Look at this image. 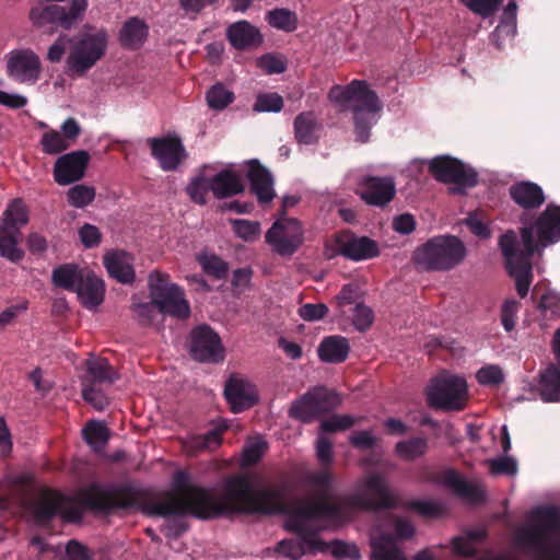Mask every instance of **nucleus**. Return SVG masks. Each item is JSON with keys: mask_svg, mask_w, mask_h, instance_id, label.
Returning <instances> with one entry per match:
<instances>
[{"mask_svg": "<svg viewBox=\"0 0 560 560\" xmlns=\"http://www.w3.org/2000/svg\"><path fill=\"white\" fill-rule=\"evenodd\" d=\"M174 486L182 497L164 492L163 500H150L148 490L130 481L108 486L93 482L79 492L78 501L86 510L104 514L139 510L154 517L192 515L200 520H212L234 511L265 515L287 513V499L293 492V486L287 479L255 491L248 476L237 475L226 480V500H223L211 489L189 485L184 470L175 472Z\"/></svg>", "mask_w": 560, "mask_h": 560, "instance_id": "nucleus-1", "label": "nucleus"}, {"mask_svg": "<svg viewBox=\"0 0 560 560\" xmlns=\"http://www.w3.org/2000/svg\"><path fill=\"white\" fill-rule=\"evenodd\" d=\"M525 215L520 228V236L514 230H508L499 238V247L505 259L508 273L515 281L520 298L524 299L533 282V257L541 256L544 249L560 241V206L549 203L528 225Z\"/></svg>", "mask_w": 560, "mask_h": 560, "instance_id": "nucleus-2", "label": "nucleus"}, {"mask_svg": "<svg viewBox=\"0 0 560 560\" xmlns=\"http://www.w3.org/2000/svg\"><path fill=\"white\" fill-rule=\"evenodd\" d=\"M328 97L342 109L352 112L357 140L362 143L368 142L371 128L377 121L376 114L382 109L377 94L368 86L366 82L353 80L346 86L334 85Z\"/></svg>", "mask_w": 560, "mask_h": 560, "instance_id": "nucleus-3", "label": "nucleus"}, {"mask_svg": "<svg viewBox=\"0 0 560 560\" xmlns=\"http://www.w3.org/2000/svg\"><path fill=\"white\" fill-rule=\"evenodd\" d=\"M559 532V510L556 506H541L534 511L533 523L518 533L517 541L542 560H560V546L550 545L551 535Z\"/></svg>", "mask_w": 560, "mask_h": 560, "instance_id": "nucleus-4", "label": "nucleus"}, {"mask_svg": "<svg viewBox=\"0 0 560 560\" xmlns=\"http://www.w3.org/2000/svg\"><path fill=\"white\" fill-rule=\"evenodd\" d=\"M345 509L327 499H319L313 502H304L298 505L290 515L288 527L300 534L308 547H316L323 544L318 537V529L311 523L313 521H327L339 524L345 520Z\"/></svg>", "mask_w": 560, "mask_h": 560, "instance_id": "nucleus-5", "label": "nucleus"}, {"mask_svg": "<svg viewBox=\"0 0 560 560\" xmlns=\"http://www.w3.org/2000/svg\"><path fill=\"white\" fill-rule=\"evenodd\" d=\"M466 257L464 243L454 235H439L428 240L413 252L415 265L424 271H447Z\"/></svg>", "mask_w": 560, "mask_h": 560, "instance_id": "nucleus-6", "label": "nucleus"}, {"mask_svg": "<svg viewBox=\"0 0 560 560\" xmlns=\"http://www.w3.org/2000/svg\"><path fill=\"white\" fill-rule=\"evenodd\" d=\"M150 296L158 305L162 315L177 319H186L190 315V305L183 288L170 281V276L161 271H152L149 276Z\"/></svg>", "mask_w": 560, "mask_h": 560, "instance_id": "nucleus-7", "label": "nucleus"}, {"mask_svg": "<svg viewBox=\"0 0 560 560\" xmlns=\"http://www.w3.org/2000/svg\"><path fill=\"white\" fill-rule=\"evenodd\" d=\"M119 378L118 372L106 358L91 357L85 361L82 377V397L97 410L108 406V398L103 387L113 385Z\"/></svg>", "mask_w": 560, "mask_h": 560, "instance_id": "nucleus-8", "label": "nucleus"}, {"mask_svg": "<svg viewBox=\"0 0 560 560\" xmlns=\"http://www.w3.org/2000/svg\"><path fill=\"white\" fill-rule=\"evenodd\" d=\"M341 405L337 392L325 386H316L294 400L289 409V417L304 423L327 415Z\"/></svg>", "mask_w": 560, "mask_h": 560, "instance_id": "nucleus-9", "label": "nucleus"}, {"mask_svg": "<svg viewBox=\"0 0 560 560\" xmlns=\"http://www.w3.org/2000/svg\"><path fill=\"white\" fill-rule=\"evenodd\" d=\"M427 397L429 405L434 409L460 411L467 400L466 381L460 376L440 374L428 387Z\"/></svg>", "mask_w": 560, "mask_h": 560, "instance_id": "nucleus-10", "label": "nucleus"}, {"mask_svg": "<svg viewBox=\"0 0 560 560\" xmlns=\"http://www.w3.org/2000/svg\"><path fill=\"white\" fill-rule=\"evenodd\" d=\"M348 503L353 508L366 511L397 506V500L390 492L385 477L380 474H372L362 480L358 490L348 498Z\"/></svg>", "mask_w": 560, "mask_h": 560, "instance_id": "nucleus-11", "label": "nucleus"}, {"mask_svg": "<svg viewBox=\"0 0 560 560\" xmlns=\"http://www.w3.org/2000/svg\"><path fill=\"white\" fill-rule=\"evenodd\" d=\"M107 33L103 30L82 35L71 47L67 66L71 73L82 77L106 52Z\"/></svg>", "mask_w": 560, "mask_h": 560, "instance_id": "nucleus-12", "label": "nucleus"}, {"mask_svg": "<svg viewBox=\"0 0 560 560\" xmlns=\"http://www.w3.org/2000/svg\"><path fill=\"white\" fill-rule=\"evenodd\" d=\"M266 242L280 256H292L304 242V231L299 220L280 217L265 235Z\"/></svg>", "mask_w": 560, "mask_h": 560, "instance_id": "nucleus-13", "label": "nucleus"}, {"mask_svg": "<svg viewBox=\"0 0 560 560\" xmlns=\"http://www.w3.org/2000/svg\"><path fill=\"white\" fill-rule=\"evenodd\" d=\"M430 174L441 183L455 184L458 186L455 191H462L463 188H471L477 185V173L455 158L450 155H439L428 161Z\"/></svg>", "mask_w": 560, "mask_h": 560, "instance_id": "nucleus-14", "label": "nucleus"}, {"mask_svg": "<svg viewBox=\"0 0 560 560\" xmlns=\"http://www.w3.org/2000/svg\"><path fill=\"white\" fill-rule=\"evenodd\" d=\"M190 357L200 363L218 364L225 359L221 337L209 325L192 328L189 336Z\"/></svg>", "mask_w": 560, "mask_h": 560, "instance_id": "nucleus-15", "label": "nucleus"}, {"mask_svg": "<svg viewBox=\"0 0 560 560\" xmlns=\"http://www.w3.org/2000/svg\"><path fill=\"white\" fill-rule=\"evenodd\" d=\"M86 8L88 0H71L69 9L58 4H38L31 9L30 19L37 27L51 24L68 30L82 16Z\"/></svg>", "mask_w": 560, "mask_h": 560, "instance_id": "nucleus-16", "label": "nucleus"}, {"mask_svg": "<svg viewBox=\"0 0 560 560\" xmlns=\"http://www.w3.org/2000/svg\"><path fill=\"white\" fill-rule=\"evenodd\" d=\"M224 397L233 413L253 408L259 402V390L248 378L230 375L224 385Z\"/></svg>", "mask_w": 560, "mask_h": 560, "instance_id": "nucleus-17", "label": "nucleus"}, {"mask_svg": "<svg viewBox=\"0 0 560 560\" xmlns=\"http://www.w3.org/2000/svg\"><path fill=\"white\" fill-rule=\"evenodd\" d=\"M42 71L39 57L31 49L12 50L8 56L7 73L19 83H35Z\"/></svg>", "mask_w": 560, "mask_h": 560, "instance_id": "nucleus-18", "label": "nucleus"}, {"mask_svg": "<svg viewBox=\"0 0 560 560\" xmlns=\"http://www.w3.org/2000/svg\"><path fill=\"white\" fill-rule=\"evenodd\" d=\"M152 156L165 172H172L186 160V150L178 137L148 138Z\"/></svg>", "mask_w": 560, "mask_h": 560, "instance_id": "nucleus-19", "label": "nucleus"}, {"mask_svg": "<svg viewBox=\"0 0 560 560\" xmlns=\"http://www.w3.org/2000/svg\"><path fill=\"white\" fill-rule=\"evenodd\" d=\"M90 154L84 150L73 151L57 159L54 165V179L66 186L81 180L90 162Z\"/></svg>", "mask_w": 560, "mask_h": 560, "instance_id": "nucleus-20", "label": "nucleus"}, {"mask_svg": "<svg viewBox=\"0 0 560 560\" xmlns=\"http://www.w3.org/2000/svg\"><path fill=\"white\" fill-rule=\"evenodd\" d=\"M360 197L369 206L384 208L396 195L392 177L365 176L360 183Z\"/></svg>", "mask_w": 560, "mask_h": 560, "instance_id": "nucleus-21", "label": "nucleus"}, {"mask_svg": "<svg viewBox=\"0 0 560 560\" xmlns=\"http://www.w3.org/2000/svg\"><path fill=\"white\" fill-rule=\"evenodd\" d=\"M336 243L339 254L354 261L371 259L380 255L377 242L368 236L338 235Z\"/></svg>", "mask_w": 560, "mask_h": 560, "instance_id": "nucleus-22", "label": "nucleus"}, {"mask_svg": "<svg viewBox=\"0 0 560 560\" xmlns=\"http://www.w3.org/2000/svg\"><path fill=\"white\" fill-rule=\"evenodd\" d=\"M67 500L68 497L60 492L44 490L38 499L28 504V511L33 515L34 523L40 527L50 524L61 512V503H65Z\"/></svg>", "mask_w": 560, "mask_h": 560, "instance_id": "nucleus-23", "label": "nucleus"}, {"mask_svg": "<svg viewBox=\"0 0 560 560\" xmlns=\"http://www.w3.org/2000/svg\"><path fill=\"white\" fill-rule=\"evenodd\" d=\"M246 178L259 203H268L275 198L272 175L258 160L248 161Z\"/></svg>", "mask_w": 560, "mask_h": 560, "instance_id": "nucleus-24", "label": "nucleus"}, {"mask_svg": "<svg viewBox=\"0 0 560 560\" xmlns=\"http://www.w3.org/2000/svg\"><path fill=\"white\" fill-rule=\"evenodd\" d=\"M132 261L133 258L125 250L107 252L103 258L108 275L122 284H131L136 279Z\"/></svg>", "mask_w": 560, "mask_h": 560, "instance_id": "nucleus-25", "label": "nucleus"}, {"mask_svg": "<svg viewBox=\"0 0 560 560\" xmlns=\"http://www.w3.org/2000/svg\"><path fill=\"white\" fill-rule=\"evenodd\" d=\"M509 194L511 199L525 210H536L546 201L542 188L538 184L529 180L513 184L509 188Z\"/></svg>", "mask_w": 560, "mask_h": 560, "instance_id": "nucleus-26", "label": "nucleus"}, {"mask_svg": "<svg viewBox=\"0 0 560 560\" xmlns=\"http://www.w3.org/2000/svg\"><path fill=\"white\" fill-rule=\"evenodd\" d=\"M212 192L218 199H225L245 191V184L238 173L224 168L211 177Z\"/></svg>", "mask_w": 560, "mask_h": 560, "instance_id": "nucleus-27", "label": "nucleus"}, {"mask_svg": "<svg viewBox=\"0 0 560 560\" xmlns=\"http://www.w3.org/2000/svg\"><path fill=\"white\" fill-rule=\"evenodd\" d=\"M443 485L455 494L468 499L472 503H482L486 499L485 491L476 485L466 481L456 470L448 469L441 476Z\"/></svg>", "mask_w": 560, "mask_h": 560, "instance_id": "nucleus-28", "label": "nucleus"}, {"mask_svg": "<svg viewBox=\"0 0 560 560\" xmlns=\"http://www.w3.org/2000/svg\"><path fill=\"white\" fill-rule=\"evenodd\" d=\"M74 292L81 299L85 307L100 305L104 300V282L93 272L86 270Z\"/></svg>", "mask_w": 560, "mask_h": 560, "instance_id": "nucleus-29", "label": "nucleus"}, {"mask_svg": "<svg viewBox=\"0 0 560 560\" xmlns=\"http://www.w3.org/2000/svg\"><path fill=\"white\" fill-rule=\"evenodd\" d=\"M230 44L236 49H247L261 42V35L257 27L247 21H238L226 30Z\"/></svg>", "mask_w": 560, "mask_h": 560, "instance_id": "nucleus-30", "label": "nucleus"}, {"mask_svg": "<svg viewBox=\"0 0 560 560\" xmlns=\"http://www.w3.org/2000/svg\"><path fill=\"white\" fill-rule=\"evenodd\" d=\"M350 345L346 337L342 336H328L325 337L318 348V358L327 363H341L348 358Z\"/></svg>", "mask_w": 560, "mask_h": 560, "instance_id": "nucleus-31", "label": "nucleus"}, {"mask_svg": "<svg viewBox=\"0 0 560 560\" xmlns=\"http://www.w3.org/2000/svg\"><path fill=\"white\" fill-rule=\"evenodd\" d=\"M222 443V432L220 429H212L206 434L188 435L182 440L183 450L189 456H196L205 451H214Z\"/></svg>", "mask_w": 560, "mask_h": 560, "instance_id": "nucleus-32", "label": "nucleus"}, {"mask_svg": "<svg viewBox=\"0 0 560 560\" xmlns=\"http://www.w3.org/2000/svg\"><path fill=\"white\" fill-rule=\"evenodd\" d=\"M149 27L139 18L128 19L119 31V43L131 50L139 49L148 37Z\"/></svg>", "mask_w": 560, "mask_h": 560, "instance_id": "nucleus-33", "label": "nucleus"}, {"mask_svg": "<svg viewBox=\"0 0 560 560\" xmlns=\"http://www.w3.org/2000/svg\"><path fill=\"white\" fill-rule=\"evenodd\" d=\"M28 222L27 209L22 199H13L0 218V231H11L19 234L21 228Z\"/></svg>", "mask_w": 560, "mask_h": 560, "instance_id": "nucleus-34", "label": "nucleus"}, {"mask_svg": "<svg viewBox=\"0 0 560 560\" xmlns=\"http://www.w3.org/2000/svg\"><path fill=\"white\" fill-rule=\"evenodd\" d=\"M294 137L301 144H313L317 141L318 122L313 112L300 113L294 119Z\"/></svg>", "mask_w": 560, "mask_h": 560, "instance_id": "nucleus-35", "label": "nucleus"}, {"mask_svg": "<svg viewBox=\"0 0 560 560\" xmlns=\"http://www.w3.org/2000/svg\"><path fill=\"white\" fill-rule=\"evenodd\" d=\"M539 394L544 401L560 400V366L551 364L540 374L538 385Z\"/></svg>", "mask_w": 560, "mask_h": 560, "instance_id": "nucleus-36", "label": "nucleus"}, {"mask_svg": "<svg viewBox=\"0 0 560 560\" xmlns=\"http://www.w3.org/2000/svg\"><path fill=\"white\" fill-rule=\"evenodd\" d=\"M86 269L74 264H65L52 270V282L56 287L74 292Z\"/></svg>", "mask_w": 560, "mask_h": 560, "instance_id": "nucleus-37", "label": "nucleus"}, {"mask_svg": "<svg viewBox=\"0 0 560 560\" xmlns=\"http://www.w3.org/2000/svg\"><path fill=\"white\" fill-rule=\"evenodd\" d=\"M372 557L373 560H406L390 534H382L372 541Z\"/></svg>", "mask_w": 560, "mask_h": 560, "instance_id": "nucleus-38", "label": "nucleus"}, {"mask_svg": "<svg viewBox=\"0 0 560 560\" xmlns=\"http://www.w3.org/2000/svg\"><path fill=\"white\" fill-rule=\"evenodd\" d=\"M265 20L277 30L291 33L298 28V15L294 11L287 8H276L267 11Z\"/></svg>", "mask_w": 560, "mask_h": 560, "instance_id": "nucleus-39", "label": "nucleus"}, {"mask_svg": "<svg viewBox=\"0 0 560 560\" xmlns=\"http://www.w3.org/2000/svg\"><path fill=\"white\" fill-rule=\"evenodd\" d=\"M429 445L425 438L415 436L409 440L399 441L395 445V453L400 458L411 462L423 456L428 452Z\"/></svg>", "mask_w": 560, "mask_h": 560, "instance_id": "nucleus-40", "label": "nucleus"}, {"mask_svg": "<svg viewBox=\"0 0 560 560\" xmlns=\"http://www.w3.org/2000/svg\"><path fill=\"white\" fill-rule=\"evenodd\" d=\"M21 235L11 231H0V257L11 262H19L24 257V250L19 247Z\"/></svg>", "mask_w": 560, "mask_h": 560, "instance_id": "nucleus-41", "label": "nucleus"}, {"mask_svg": "<svg viewBox=\"0 0 560 560\" xmlns=\"http://www.w3.org/2000/svg\"><path fill=\"white\" fill-rule=\"evenodd\" d=\"M84 441L95 451L105 446L109 440L110 432L106 424L101 421L91 420L82 430Z\"/></svg>", "mask_w": 560, "mask_h": 560, "instance_id": "nucleus-42", "label": "nucleus"}, {"mask_svg": "<svg viewBox=\"0 0 560 560\" xmlns=\"http://www.w3.org/2000/svg\"><path fill=\"white\" fill-rule=\"evenodd\" d=\"M206 98L210 108L222 110L233 103L235 95L223 83L218 82L207 91Z\"/></svg>", "mask_w": 560, "mask_h": 560, "instance_id": "nucleus-43", "label": "nucleus"}, {"mask_svg": "<svg viewBox=\"0 0 560 560\" xmlns=\"http://www.w3.org/2000/svg\"><path fill=\"white\" fill-rule=\"evenodd\" d=\"M299 535V539H284L278 544L277 551L290 559L296 560L301 558L306 551L320 549L323 544H317L316 547H308L303 537Z\"/></svg>", "mask_w": 560, "mask_h": 560, "instance_id": "nucleus-44", "label": "nucleus"}, {"mask_svg": "<svg viewBox=\"0 0 560 560\" xmlns=\"http://www.w3.org/2000/svg\"><path fill=\"white\" fill-rule=\"evenodd\" d=\"M209 191H212V180L211 177L205 175L194 177L186 187V192L191 201L198 205L207 203V195Z\"/></svg>", "mask_w": 560, "mask_h": 560, "instance_id": "nucleus-45", "label": "nucleus"}, {"mask_svg": "<svg viewBox=\"0 0 560 560\" xmlns=\"http://www.w3.org/2000/svg\"><path fill=\"white\" fill-rule=\"evenodd\" d=\"M95 188L84 184L72 186L67 191V200L74 208H84L95 198Z\"/></svg>", "mask_w": 560, "mask_h": 560, "instance_id": "nucleus-46", "label": "nucleus"}, {"mask_svg": "<svg viewBox=\"0 0 560 560\" xmlns=\"http://www.w3.org/2000/svg\"><path fill=\"white\" fill-rule=\"evenodd\" d=\"M42 150L46 154H58L69 148V142L56 130L43 133L40 139Z\"/></svg>", "mask_w": 560, "mask_h": 560, "instance_id": "nucleus-47", "label": "nucleus"}, {"mask_svg": "<svg viewBox=\"0 0 560 560\" xmlns=\"http://www.w3.org/2000/svg\"><path fill=\"white\" fill-rule=\"evenodd\" d=\"M234 233L245 242L255 241L260 234V223L245 219H231Z\"/></svg>", "mask_w": 560, "mask_h": 560, "instance_id": "nucleus-48", "label": "nucleus"}, {"mask_svg": "<svg viewBox=\"0 0 560 560\" xmlns=\"http://www.w3.org/2000/svg\"><path fill=\"white\" fill-rule=\"evenodd\" d=\"M199 262L203 271L215 279H224L229 272V265L217 255L202 256Z\"/></svg>", "mask_w": 560, "mask_h": 560, "instance_id": "nucleus-49", "label": "nucleus"}, {"mask_svg": "<svg viewBox=\"0 0 560 560\" xmlns=\"http://www.w3.org/2000/svg\"><path fill=\"white\" fill-rule=\"evenodd\" d=\"M283 107V98L275 92L261 93L257 96L254 104L255 112L279 113Z\"/></svg>", "mask_w": 560, "mask_h": 560, "instance_id": "nucleus-50", "label": "nucleus"}, {"mask_svg": "<svg viewBox=\"0 0 560 560\" xmlns=\"http://www.w3.org/2000/svg\"><path fill=\"white\" fill-rule=\"evenodd\" d=\"M354 424V418L349 415H332L320 422L319 429L323 432L334 433L343 431Z\"/></svg>", "mask_w": 560, "mask_h": 560, "instance_id": "nucleus-51", "label": "nucleus"}, {"mask_svg": "<svg viewBox=\"0 0 560 560\" xmlns=\"http://www.w3.org/2000/svg\"><path fill=\"white\" fill-rule=\"evenodd\" d=\"M267 447V443L261 439L248 442L243 448L244 465L252 466L257 464L261 459Z\"/></svg>", "mask_w": 560, "mask_h": 560, "instance_id": "nucleus-52", "label": "nucleus"}, {"mask_svg": "<svg viewBox=\"0 0 560 560\" xmlns=\"http://www.w3.org/2000/svg\"><path fill=\"white\" fill-rule=\"evenodd\" d=\"M476 377L479 384L486 386H498L504 380L503 372L498 365L482 366L478 370Z\"/></svg>", "mask_w": 560, "mask_h": 560, "instance_id": "nucleus-53", "label": "nucleus"}, {"mask_svg": "<svg viewBox=\"0 0 560 560\" xmlns=\"http://www.w3.org/2000/svg\"><path fill=\"white\" fill-rule=\"evenodd\" d=\"M459 2L471 12L488 18L497 11L501 0H459Z\"/></svg>", "mask_w": 560, "mask_h": 560, "instance_id": "nucleus-54", "label": "nucleus"}, {"mask_svg": "<svg viewBox=\"0 0 560 560\" xmlns=\"http://www.w3.org/2000/svg\"><path fill=\"white\" fill-rule=\"evenodd\" d=\"M374 320L373 311L364 305L363 303H357L353 312L352 323L354 327L360 331L368 330Z\"/></svg>", "mask_w": 560, "mask_h": 560, "instance_id": "nucleus-55", "label": "nucleus"}, {"mask_svg": "<svg viewBox=\"0 0 560 560\" xmlns=\"http://www.w3.org/2000/svg\"><path fill=\"white\" fill-rule=\"evenodd\" d=\"M483 536V532H471L469 533V539L463 537H455L453 539V548L455 552L460 556L474 557L476 555V548L471 544V540L481 539Z\"/></svg>", "mask_w": 560, "mask_h": 560, "instance_id": "nucleus-56", "label": "nucleus"}, {"mask_svg": "<svg viewBox=\"0 0 560 560\" xmlns=\"http://www.w3.org/2000/svg\"><path fill=\"white\" fill-rule=\"evenodd\" d=\"M521 307L516 300H506L501 307V323L506 331L515 328L517 312Z\"/></svg>", "mask_w": 560, "mask_h": 560, "instance_id": "nucleus-57", "label": "nucleus"}, {"mask_svg": "<svg viewBox=\"0 0 560 560\" xmlns=\"http://www.w3.org/2000/svg\"><path fill=\"white\" fill-rule=\"evenodd\" d=\"M492 475L514 476L517 472V463L513 457L503 456L489 460Z\"/></svg>", "mask_w": 560, "mask_h": 560, "instance_id": "nucleus-58", "label": "nucleus"}, {"mask_svg": "<svg viewBox=\"0 0 560 560\" xmlns=\"http://www.w3.org/2000/svg\"><path fill=\"white\" fill-rule=\"evenodd\" d=\"M79 238L85 248H94L102 242L100 229L93 224L84 223L78 231Z\"/></svg>", "mask_w": 560, "mask_h": 560, "instance_id": "nucleus-59", "label": "nucleus"}, {"mask_svg": "<svg viewBox=\"0 0 560 560\" xmlns=\"http://www.w3.org/2000/svg\"><path fill=\"white\" fill-rule=\"evenodd\" d=\"M538 308L542 312L544 316L560 317V295L553 291H548L541 295Z\"/></svg>", "mask_w": 560, "mask_h": 560, "instance_id": "nucleus-60", "label": "nucleus"}, {"mask_svg": "<svg viewBox=\"0 0 560 560\" xmlns=\"http://www.w3.org/2000/svg\"><path fill=\"white\" fill-rule=\"evenodd\" d=\"M328 313V307L324 303H306L299 308V315L307 322L320 320Z\"/></svg>", "mask_w": 560, "mask_h": 560, "instance_id": "nucleus-61", "label": "nucleus"}, {"mask_svg": "<svg viewBox=\"0 0 560 560\" xmlns=\"http://www.w3.org/2000/svg\"><path fill=\"white\" fill-rule=\"evenodd\" d=\"M133 311L139 319V323L143 326H149L153 323L158 312V305L151 299V302L139 303L133 306Z\"/></svg>", "mask_w": 560, "mask_h": 560, "instance_id": "nucleus-62", "label": "nucleus"}, {"mask_svg": "<svg viewBox=\"0 0 560 560\" xmlns=\"http://www.w3.org/2000/svg\"><path fill=\"white\" fill-rule=\"evenodd\" d=\"M258 66L267 73V74H279L287 70L285 62L273 55L267 54L259 58Z\"/></svg>", "mask_w": 560, "mask_h": 560, "instance_id": "nucleus-63", "label": "nucleus"}, {"mask_svg": "<svg viewBox=\"0 0 560 560\" xmlns=\"http://www.w3.org/2000/svg\"><path fill=\"white\" fill-rule=\"evenodd\" d=\"M66 553L69 560H93L88 547L74 539L68 541Z\"/></svg>", "mask_w": 560, "mask_h": 560, "instance_id": "nucleus-64", "label": "nucleus"}]
</instances>
